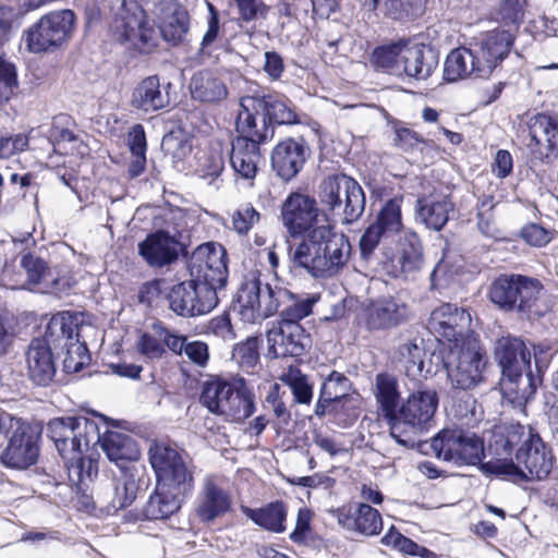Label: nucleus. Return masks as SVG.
<instances>
[{"mask_svg": "<svg viewBox=\"0 0 558 558\" xmlns=\"http://www.w3.org/2000/svg\"><path fill=\"white\" fill-rule=\"evenodd\" d=\"M339 525L362 535H378L383 530V519L378 510L367 504H360L354 512L347 508L333 511Z\"/></svg>", "mask_w": 558, "mask_h": 558, "instance_id": "obj_34", "label": "nucleus"}, {"mask_svg": "<svg viewBox=\"0 0 558 558\" xmlns=\"http://www.w3.org/2000/svg\"><path fill=\"white\" fill-rule=\"evenodd\" d=\"M240 22L250 24L257 20H265L269 12V7L263 0H233Z\"/></svg>", "mask_w": 558, "mask_h": 558, "instance_id": "obj_56", "label": "nucleus"}, {"mask_svg": "<svg viewBox=\"0 0 558 558\" xmlns=\"http://www.w3.org/2000/svg\"><path fill=\"white\" fill-rule=\"evenodd\" d=\"M351 251L349 238L338 233L331 225L318 226L308 233V238L292 251V263L307 270L315 278L330 277L348 262Z\"/></svg>", "mask_w": 558, "mask_h": 558, "instance_id": "obj_3", "label": "nucleus"}, {"mask_svg": "<svg viewBox=\"0 0 558 558\" xmlns=\"http://www.w3.org/2000/svg\"><path fill=\"white\" fill-rule=\"evenodd\" d=\"M161 149L172 158L182 159L191 151V145L183 134L169 132L162 137Z\"/></svg>", "mask_w": 558, "mask_h": 558, "instance_id": "obj_59", "label": "nucleus"}, {"mask_svg": "<svg viewBox=\"0 0 558 558\" xmlns=\"http://www.w3.org/2000/svg\"><path fill=\"white\" fill-rule=\"evenodd\" d=\"M387 121L395 133L393 146L396 148L403 153L411 154L418 148L420 144H426V140L421 134L407 128L402 121L390 116Z\"/></svg>", "mask_w": 558, "mask_h": 558, "instance_id": "obj_52", "label": "nucleus"}, {"mask_svg": "<svg viewBox=\"0 0 558 558\" xmlns=\"http://www.w3.org/2000/svg\"><path fill=\"white\" fill-rule=\"evenodd\" d=\"M24 17L20 7L15 8L0 3V47H3L13 37Z\"/></svg>", "mask_w": 558, "mask_h": 558, "instance_id": "obj_54", "label": "nucleus"}, {"mask_svg": "<svg viewBox=\"0 0 558 558\" xmlns=\"http://www.w3.org/2000/svg\"><path fill=\"white\" fill-rule=\"evenodd\" d=\"M410 39L400 37L376 46L369 56V62L376 71L400 76L401 54Z\"/></svg>", "mask_w": 558, "mask_h": 558, "instance_id": "obj_43", "label": "nucleus"}, {"mask_svg": "<svg viewBox=\"0 0 558 558\" xmlns=\"http://www.w3.org/2000/svg\"><path fill=\"white\" fill-rule=\"evenodd\" d=\"M171 86L170 82L161 85L158 75L147 76L134 87L131 106L145 112L161 110L170 104L168 88Z\"/></svg>", "mask_w": 558, "mask_h": 558, "instance_id": "obj_35", "label": "nucleus"}, {"mask_svg": "<svg viewBox=\"0 0 558 558\" xmlns=\"http://www.w3.org/2000/svg\"><path fill=\"white\" fill-rule=\"evenodd\" d=\"M478 62V57L475 56L473 48L452 49L446 57L442 78L447 83H454L472 75L480 78V73L476 70L480 68Z\"/></svg>", "mask_w": 558, "mask_h": 558, "instance_id": "obj_39", "label": "nucleus"}, {"mask_svg": "<svg viewBox=\"0 0 558 558\" xmlns=\"http://www.w3.org/2000/svg\"><path fill=\"white\" fill-rule=\"evenodd\" d=\"M524 425L510 424L493 435L488 449L497 456L496 459H509L514 449L518 448L521 437L524 436Z\"/></svg>", "mask_w": 558, "mask_h": 558, "instance_id": "obj_46", "label": "nucleus"}, {"mask_svg": "<svg viewBox=\"0 0 558 558\" xmlns=\"http://www.w3.org/2000/svg\"><path fill=\"white\" fill-rule=\"evenodd\" d=\"M381 543L410 556H416L420 548L417 543L402 535L393 525L389 527L388 532L381 538Z\"/></svg>", "mask_w": 558, "mask_h": 558, "instance_id": "obj_57", "label": "nucleus"}, {"mask_svg": "<svg viewBox=\"0 0 558 558\" xmlns=\"http://www.w3.org/2000/svg\"><path fill=\"white\" fill-rule=\"evenodd\" d=\"M138 255L151 268H165L189 255V246L181 241V233L165 229L154 230L137 245Z\"/></svg>", "mask_w": 558, "mask_h": 558, "instance_id": "obj_20", "label": "nucleus"}, {"mask_svg": "<svg viewBox=\"0 0 558 558\" xmlns=\"http://www.w3.org/2000/svg\"><path fill=\"white\" fill-rule=\"evenodd\" d=\"M521 238L533 246H544L550 242L551 238L549 232L538 223H529L520 231Z\"/></svg>", "mask_w": 558, "mask_h": 558, "instance_id": "obj_63", "label": "nucleus"}, {"mask_svg": "<svg viewBox=\"0 0 558 558\" xmlns=\"http://www.w3.org/2000/svg\"><path fill=\"white\" fill-rule=\"evenodd\" d=\"M232 508L230 494L220 487L213 477L204 480L196 500V514L203 523H211L228 513Z\"/></svg>", "mask_w": 558, "mask_h": 558, "instance_id": "obj_32", "label": "nucleus"}, {"mask_svg": "<svg viewBox=\"0 0 558 558\" xmlns=\"http://www.w3.org/2000/svg\"><path fill=\"white\" fill-rule=\"evenodd\" d=\"M403 195L387 199L378 210L375 220L364 230L360 238V254L369 260L383 239L399 233L403 229L402 210Z\"/></svg>", "mask_w": 558, "mask_h": 558, "instance_id": "obj_18", "label": "nucleus"}, {"mask_svg": "<svg viewBox=\"0 0 558 558\" xmlns=\"http://www.w3.org/2000/svg\"><path fill=\"white\" fill-rule=\"evenodd\" d=\"M501 371L500 380L518 379L532 369L531 351H495Z\"/></svg>", "mask_w": 558, "mask_h": 558, "instance_id": "obj_45", "label": "nucleus"}, {"mask_svg": "<svg viewBox=\"0 0 558 558\" xmlns=\"http://www.w3.org/2000/svg\"><path fill=\"white\" fill-rule=\"evenodd\" d=\"M157 484L143 508L146 520H167L177 513L194 490V475L178 450L155 444L148 451Z\"/></svg>", "mask_w": 558, "mask_h": 558, "instance_id": "obj_1", "label": "nucleus"}, {"mask_svg": "<svg viewBox=\"0 0 558 558\" xmlns=\"http://www.w3.org/2000/svg\"><path fill=\"white\" fill-rule=\"evenodd\" d=\"M319 207L315 197L301 192L288 194L281 205V220L291 238H303L315 229L319 217Z\"/></svg>", "mask_w": 558, "mask_h": 558, "instance_id": "obj_22", "label": "nucleus"}, {"mask_svg": "<svg viewBox=\"0 0 558 558\" xmlns=\"http://www.w3.org/2000/svg\"><path fill=\"white\" fill-rule=\"evenodd\" d=\"M225 170V157L221 149H209L203 151L196 161L195 173L198 178L207 181L209 185L219 189L221 173Z\"/></svg>", "mask_w": 558, "mask_h": 558, "instance_id": "obj_47", "label": "nucleus"}, {"mask_svg": "<svg viewBox=\"0 0 558 558\" xmlns=\"http://www.w3.org/2000/svg\"><path fill=\"white\" fill-rule=\"evenodd\" d=\"M438 407V396L434 390H423L413 393L397 412L395 423L400 424V434L403 437L407 426L416 432L427 430Z\"/></svg>", "mask_w": 558, "mask_h": 558, "instance_id": "obj_25", "label": "nucleus"}, {"mask_svg": "<svg viewBox=\"0 0 558 558\" xmlns=\"http://www.w3.org/2000/svg\"><path fill=\"white\" fill-rule=\"evenodd\" d=\"M76 22V14L71 9L50 11L25 28L21 39L29 53L54 52L71 39Z\"/></svg>", "mask_w": 558, "mask_h": 558, "instance_id": "obj_11", "label": "nucleus"}, {"mask_svg": "<svg viewBox=\"0 0 558 558\" xmlns=\"http://www.w3.org/2000/svg\"><path fill=\"white\" fill-rule=\"evenodd\" d=\"M136 349H208V345L203 341L190 342L185 335L157 320L149 331L142 333Z\"/></svg>", "mask_w": 558, "mask_h": 558, "instance_id": "obj_33", "label": "nucleus"}, {"mask_svg": "<svg viewBox=\"0 0 558 558\" xmlns=\"http://www.w3.org/2000/svg\"><path fill=\"white\" fill-rule=\"evenodd\" d=\"M514 458L494 459L481 465V472L486 476H497L518 482L543 481L550 474L555 457L551 448L531 426H524Z\"/></svg>", "mask_w": 558, "mask_h": 558, "instance_id": "obj_2", "label": "nucleus"}, {"mask_svg": "<svg viewBox=\"0 0 558 558\" xmlns=\"http://www.w3.org/2000/svg\"><path fill=\"white\" fill-rule=\"evenodd\" d=\"M29 379L38 385L48 386L56 376L53 351H26Z\"/></svg>", "mask_w": 558, "mask_h": 558, "instance_id": "obj_44", "label": "nucleus"}, {"mask_svg": "<svg viewBox=\"0 0 558 558\" xmlns=\"http://www.w3.org/2000/svg\"><path fill=\"white\" fill-rule=\"evenodd\" d=\"M319 213L328 220L329 214L342 209V223L351 225L364 213L366 198L356 180L344 174L328 175L318 187Z\"/></svg>", "mask_w": 558, "mask_h": 558, "instance_id": "obj_10", "label": "nucleus"}, {"mask_svg": "<svg viewBox=\"0 0 558 558\" xmlns=\"http://www.w3.org/2000/svg\"><path fill=\"white\" fill-rule=\"evenodd\" d=\"M514 44V36L510 31L494 29L486 34L478 46L473 48L478 57L477 73L480 78H488L509 56Z\"/></svg>", "mask_w": 558, "mask_h": 558, "instance_id": "obj_26", "label": "nucleus"}, {"mask_svg": "<svg viewBox=\"0 0 558 558\" xmlns=\"http://www.w3.org/2000/svg\"><path fill=\"white\" fill-rule=\"evenodd\" d=\"M169 308L182 317H195L208 314L219 303L215 288H206L193 278L173 284L167 292Z\"/></svg>", "mask_w": 558, "mask_h": 558, "instance_id": "obj_17", "label": "nucleus"}, {"mask_svg": "<svg viewBox=\"0 0 558 558\" xmlns=\"http://www.w3.org/2000/svg\"><path fill=\"white\" fill-rule=\"evenodd\" d=\"M208 329L217 337L225 341L234 340L235 332L231 324L229 311H225L221 315L210 319Z\"/></svg>", "mask_w": 558, "mask_h": 558, "instance_id": "obj_64", "label": "nucleus"}, {"mask_svg": "<svg viewBox=\"0 0 558 558\" xmlns=\"http://www.w3.org/2000/svg\"><path fill=\"white\" fill-rule=\"evenodd\" d=\"M280 379L290 387L294 401L300 404H310L313 399V385L305 374L295 366H290Z\"/></svg>", "mask_w": 558, "mask_h": 558, "instance_id": "obj_50", "label": "nucleus"}, {"mask_svg": "<svg viewBox=\"0 0 558 558\" xmlns=\"http://www.w3.org/2000/svg\"><path fill=\"white\" fill-rule=\"evenodd\" d=\"M471 323L466 310L444 303L430 313L425 329L436 342L447 344L446 349H481L478 335L471 329Z\"/></svg>", "mask_w": 558, "mask_h": 558, "instance_id": "obj_9", "label": "nucleus"}, {"mask_svg": "<svg viewBox=\"0 0 558 558\" xmlns=\"http://www.w3.org/2000/svg\"><path fill=\"white\" fill-rule=\"evenodd\" d=\"M149 477L142 469H122L119 475H114L111 482L112 496L107 504L108 513H116L130 507L137 497L140 489L147 486Z\"/></svg>", "mask_w": 558, "mask_h": 558, "instance_id": "obj_31", "label": "nucleus"}, {"mask_svg": "<svg viewBox=\"0 0 558 558\" xmlns=\"http://www.w3.org/2000/svg\"><path fill=\"white\" fill-rule=\"evenodd\" d=\"M435 456L456 466H477L485 464L484 438L462 427H446L439 430L430 442Z\"/></svg>", "mask_w": 558, "mask_h": 558, "instance_id": "obj_12", "label": "nucleus"}, {"mask_svg": "<svg viewBox=\"0 0 558 558\" xmlns=\"http://www.w3.org/2000/svg\"><path fill=\"white\" fill-rule=\"evenodd\" d=\"M241 511L256 525L266 531L272 533L286 531L287 507L281 500L271 501L257 509L241 506Z\"/></svg>", "mask_w": 558, "mask_h": 558, "instance_id": "obj_42", "label": "nucleus"}, {"mask_svg": "<svg viewBox=\"0 0 558 558\" xmlns=\"http://www.w3.org/2000/svg\"><path fill=\"white\" fill-rule=\"evenodd\" d=\"M240 106L241 111L236 121L244 120L246 114H250L254 119L258 142L271 141L277 126L301 123V117L293 101L276 92H255L253 95L243 97Z\"/></svg>", "mask_w": 558, "mask_h": 558, "instance_id": "obj_5", "label": "nucleus"}, {"mask_svg": "<svg viewBox=\"0 0 558 558\" xmlns=\"http://www.w3.org/2000/svg\"><path fill=\"white\" fill-rule=\"evenodd\" d=\"M531 168L549 163L550 157L558 156V116L538 112L526 121Z\"/></svg>", "mask_w": 558, "mask_h": 558, "instance_id": "obj_19", "label": "nucleus"}, {"mask_svg": "<svg viewBox=\"0 0 558 558\" xmlns=\"http://www.w3.org/2000/svg\"><path fill=\"white\" fill-rule=\"evenodd\" d=\"M526 0H502L500 15L506 24L518 25L523 21Z\"/></svg>", "mask_w": 558, "mask_h": 558, "instance_id": "obj_61", "label": "nucleus"}, {"mask_svg": "<svg viewBox=\"0 0 558 558\" xmlns=\"http://www.w3.org/2000/svg\"><path fill=\"white\" fill-rule=\"evenodd\" d=\"M259 218L260 214L251 204H245L234 211L233 228L238 233L246 234Z\"/></svg>", "mask_w": 558, "mask_h": 558, "instance_id": "obj_58", "label": "nucleus"}, {"mask_svg": "<svg viewBox=\"0 0 558 558\" xmlns=\"http://www.w3.org/2000/svg\"><path fill=\"white\" fill-rule=\"evenodd\" d=\"M289 290L278 284L272 286L266 276L256 271L240 284L230 304V310L238 312L245 323H254L279 313Z\"/></svg>", "mask_w": 558, "mask_h": 558, "instance_id": "obj_6", "label": "nucleus"}, {"mask_svg": "<svg viewBox=\"0 0 558 558\" xmlns=\"http://www.w3.org/2000/svg\"><path fill=\"white\" fill-rule=\"evenodd\" d=\"M100 446L108 460L114 463L120 471L122 469H140L131 464L141 458V449L137 440L122 432L110 430L108 427L104 433L99 432Z\"/></svg>", "mask_w": 558, "mask_h": 558, "instance_id": "obj_29", "label": "nucleus"}, {"mask_svg": "<svg viewBox=\"0 0 558 558\" xmlns=\"http://www.w3.org/2000/svg\"><path fill=\"white\" fill-rule=\"evenodd\" d=\"M544 284L535 277L517 272H502L487 288V298L499 311L515 313L531 324L546 315L537 307Z\"/></svg>", "mask_w": 558, "mask_h": 558, "instance_id": "obj_4", "label": "nucleus"}, {"mask_svg": "<svg viewBox=\"0 0 558 558\" xmlns=\"http://www.w3.org/2000/svg\"><path fill=\"white\" fill-rule=\"evenodd\" d=\"M427 0H385L386 15L396 21H414L426 10Z\"/></svg>", "mask_w": 558, "mask_h": 558, "instance_id": "obj_51", "label": "nucleus"}, {"mask_svg": "<svg viewBox=\"0 0 558 558\" xmlns=\"http://www.w3.org/2000/svg\"><path fill=\"white\" fill-rule=\"evenodd\" d=\"M311 154V147L303 136L286 137L271 150V169L282 181L289 182L302 171Z\"/></svg>", "mask_w": 558, "mask_h": 558, "instance_id": "obj_24", "label": "nucleus"}, {"mask_svg": "<svg viewBox=\"0 0 558 558\" xmlns=\"http://www.w3.org/2000/svg\"><path fill=\"white\" fill-rule=\"evenodd\" d=\"M190 93L199 102H219L228 95L225 82L210 70H201L190 81Z\"/></svg>", "mask_w": 558, "mask_h": 558, "instance_id": "obj_40", "label": "nucleus"}, {"mask_svg": "<svg viewBox=\"0 0 558 558\" xmlns=\"http://www.w3.org/2000/svg\"><path fill=\"white\" fill-rule=\"evenodd\" d=\"M454 205L448 197L434 199L422 196L415 202V220L425 226L426 229L440 231L449 221V214L453 211Z\"/></svg>", "mask_w": 558, "mask_h": 558, "instance_id": "obj_38", "label": "nucleus"}, {"mask_svg": "<svg viewBox=\"0 0 558 558\" xmlns=\"http://www.w3.org/2000/svg\"><path fill=\"white\" fill-rule=\"evenodd\" d=\"M20 266L26 272L24 290L33 291L28 286H38L50 274L48 262L34 252H26L21 256Z\"/></svg>", "mask_w": 558, "mask_h": 558, "instance_id": "obj_49", "label": "nucleus"}, {"mask_svg": "<svg viewBox=\"0 0 558 558\" xmlns=\"http://www.w3.org/2000/svg\"><path fill=\"white\" fill-rule=\"evenodd\" d=\"M47 435L63 459L78 460L99 440V426L86 416L56 417L47 424Z\"/></svg>", "mask_w": 558, "mask_h": 558, "instance_id": "obj_13", "label": "nucleus"}, {"mask_svg": "<svg viewBox=\"0 0 558 558\" xmlns=\"http://www.w3.org/2000/svg\"><path fill=\"white\" fill-rule=\"evenodd\" d=\"M189 31L190 15L185 10H175L159 26V34L161 38L173 47L183 43Z\"/></svg>", "mask_w": 558, "mask_h": 558, "instance_id": "obj_48", "label": "nucleus"}, {"mask_svg": "<svg viewBox=\"0 0 558 558\" xmlns=\"http://www.w3.org/2000/svg\"><path fill=\"white\" fill-rule=\"evenodd\" d=\"M208 19L207 29L202 38L201 47L197 51L198 58H209L211 56V48L218 41L220 36V15L217 8L208 3Z\"/></svg>", "mask_w": 558, "mask_h": 558, "instance_id": "obj_55", "label": "nucleus"}, {"mask_svg": "<svg viewBox=\"0 0 558 558\" xmlns=\"http://www.w3.org/2000/svg\"><path fill=\"white\" fill-rule=\"evenodd\" d=\"M254 128V119L246 114L244 120L235 122L238 135L231 141L230 165L235 175L243 180L256 177L262 160L260 145L266 143L257 141Z\"/></svg>", "mask_w": 558, "mask_h": 558, "instance_id": "obj_16", "label": "nucleus"}, {"mask_svg": "<svg viewBox=\"0 0 558 558\" xmlns=\"http://www.w3.org/2000/svg\"><path fill=\"white\" fill-rule=\"evenodd\" d=\"M408 314L404 303L393 298L376 301L368 313L367 324L372 329H387L401 324Z\"/></svg>", "mask_w": 558, "mask_h": 558, "instance_id": "obj_41", "label": "nucleus"}, {"mask_svg": "<svg viewBox=\"0 0 558 558\" xmlns=\"http://www.w3.org/2000/svg\"><path fill=\"white\" fill-rule=\"evenodd\" d=\"M82 320L74 312H62L51 317L41 336L33 338L26 349H88L86 341H81Z\"/></svg>", "mask_w": 558, "mask_h": 558, "instance_id": "obj_21", "label": "nucleus"}, {"mask_svg": "<svg viewBox=\"0 0 558 558\" xmlns=\"http://www.w3.org/2000/svg\"><path fill=\"white\" fill-rule=\"evenodd\" d=\"M19 73L14 62L0 56V107L9 104L19 88Z\"/></svg>", "mask_w": 558, "mask_h": 558, "instance_id": "obj_53", "label": "nucleus"}, {"mask_svg": "<svg viewBox=\"0 0 558 558\" xmlns=\"http://www.w3.org/2000/svg\"><path fill=\"white\" fill-rule=\"evenodd\" d=\"M454 389L469 390L477 386L485 366L482 351H438Z\"/></svg>", "mask_w": 558, "mask_h": 558, "instance_id": "obj_23", "label": "nucleus"}, {"mask_svg": "<svg viewBox=\"0 0 558 558\" xmlns=\"http://www.w3.org/2000/svg\"><path fill=\"white\" fill-rule=\"evenodd\" d=\"M199 401L209 412L232 421L245 420L255 410L254 395L243 378L227 381L217 377L205 381Z\"/></svg>", "mask_w": 558, "mask_h": 558, "instance_id": "obj_8", "label": "nucleus"}, {"mask_svg": "<svg viewBox=\"0 0 558 558\" xmlns=\"http://www.w3.org/2000/svg\"><path fill=\"white\" fill-rule=\"evenodd\" d=\"M376 400L383 412V416L390 426V436L401 446L413 448L415 440L412 437H401L400 424L396 421L399 403L398 383L389 374L380 373L376 376Z\"/></svg>", "mask_w": 558, "mask_h": 558, "instance_id": "obj_28", "label": "nucleus"}, {"mask_svg": "<svg viewBox=\"0 0 558 558\" xmlns=\"http://www.w3.org/2000/svg\"><path fill=\"white\" fill-rule=\"evenodd\" d=\"M320 300L318 293H293L289 290V299L284 300L279 311L277 325L267 332L268 349L276 345H292L293 349H306L311 345L310 335L300 322L313 313Z\"/></svg>", "mask_w": 558, "mask_h": 558, "instance_id": "obj_7", "label": "nucleus"}, {"mask_svg": "<svg viewBox=\"0 0 558 558\" xmlns=\"http://www.w3.org/2000/svg\"><path fill=\"white\" fill-rule=\"evenodd\" d=\"M424 262L423 243L415 231L408 229L399 236L397 253L389 260L391 269L388 272L395 278H408L418 272Z\"/></svg>", "mask_w": 558, "mask_h": 558, "instance_id": "obj_27", "label": "nucleus"}, {"mask_svg": "<svg viewBox=\"0 0 558 558\" xmlns=\"http://www.w3.org/2000/svg\"><path fill=\"white\" fill-rule=\"evenodd\" d=\"M167 280L163 278H155L142 283L137 293L140 304L151 306L153 303L167 290Z\"/></svg>", "mask_w": 558, "mask_h": 558, "instance_id": "obj_60", "label": "nucleus"}, {"mask_svg": "<svg viewBox=\"0 0 558 558\" xmlns=\"http://www.w3.org/2000/svg\"><path fill=\"white\" fill-rule=\"evenodd\" d=\"M439 63V51L428 44H405L400 61V76L415 81L432 76Z\"/></svg>", "mask_w": 558, "mask_h": 558, "instance_id": "obj_30", "label": "nucleus"}, {"mask_svg": "<svg viewBox=\"0 0 558 558\" xmlns=\"http://www.w3.org/2000/svg\"><path fill=\"white\" fill-rule=\"evenodd\" d=\"M541 385L542 377L534 376L533 371H527L518 379L499 380L502 399L524 414L526 407L534 401Z\"/></svg>", "mask_w": 558, "mask_h": 558, "instance_id": "obj_37", "label": "nucleus"}, {"mask_svg": "<svg viewBox=\"0 0 558 558\" xmlns=\"http://www.w3.org/2000/svg\"><path fill=\"white\" fill-rule=\"evenodd\" d=\"M121 38L131 41L142 54L154 52L159 43L158 34L143 10L138 15L123 19Z\"/></svg>", "mask_w": 558, "mask_h": 558, "instance_id": "obj_36", "label": "nucleus"}, {"mask_svg": "<svg viewBox=\"0 0 558 558\" xmlns=\"http://www.w3.org/2000/svg\"><path fill=\"white\" fill-rule=\"evenodd\" d=\"M228 254L226 248L215 242L198 245L187 260V270L193 282L206 288H215L220 293L228 283Z\"/></svg>", "mask_w": 558, "mask_h": 558, "instance_id": "obj_15", "label": "nucleus"}, {"mask_svg": "<svg viewBox=\"0 0 558 558\" xmlns=\"http://www.w3.org/2000/svg\"><path fill=\"white\" fill-rule=\"evenodd\" d=\"M13 424L7 446L0 452V463L8 469L26 470L38 461L43 426L21 417Z\"/></svg>", "mask_w": 558, "mask_h": 558, "instance_id": "obj_14", "label": "nucleus"}, {"mask_svg": "<svg viewBox=\"0 0 558 558\" xmlns=\"http://www.w3.org/2000/svg\"><path fill=\"white\" fill-rule=\"evenodd\" d=\"M126 145L131 155H145L147 153V138L143 124L136 123L129 129Z\"/></svg>", "mask_w": 558, "mask_h": 558, "instance_id": "obj_62", "label": "nucleus"}]
</instances>
